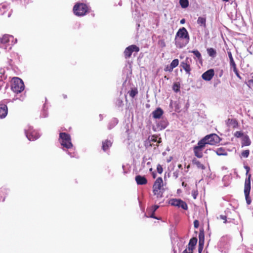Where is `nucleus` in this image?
Here are the masks:
<instances>
[{"label":"nucleus","instance_id":"f257e3e1","mask_svg":"<svg viewBox=\"0 0 253 253\" xmlns=\"http://www.w3.org/2000/svg\"><path fill=\"white\" fill-rule=\"evenodd\" d=\"M24 83L21 79L18 77L13 78L11 88L13 92L16 93H20L24 90Z\"/></svg>","mask_w":253,"mask_h":253},{"label":"nucleus","instance_id":"f03ea898","mask_svg":"<svg viewBox=\"0 0 253 253\" xmlns=\"http://www.w3.org/2000/svg\"><path fill=\"white\" fill-rule=\"evenodd\" d=\"M200 141L204 143L205 146L206 144L214 145L220 142V138L216 134L212 133L207 135Z\"/></svg>","mask_w":253,"mask_h":253},{"label":"nucleus","instance_id":"7ed1b4c3","mask_svg":"<svg viewBox=\"0 0 253 253\" xmlns=\"http://www.w3.org/2000/svg\"><path fill=\"white\" fill-rule=\"evenodd\" d=\"M163 187V181L161 177H158L155 181L153 186V192L157 198L163 197V192L162 190Z\"/></svg>","mask_w":253,"mask_h":253},{"label":"nucleus","instance_id":"20e7f679","mask_svg":"<svg viewBox=\"0 0 253 253\" xmlns=\"http://www.w3.org/2000/svg\"><path fill=\"white\" fill-rule=\"evenodd\" d=\"M59 140L60 141L61 145L63 147L70 149L73 147L70 134L65 132L60 133Z\"/></svg>","mask_w":253,"mask_h":253},{"label":"nucleus","instance_id":"39448f33","mask_svg":"<svg viewBox=\"0 0 253 253\" xmlns=\"http://www.w3.org/2000/svg\"><path fill=\"white\" fill-rule=\"evenodd\" d=\"M88 8L86 4L83 3H76L73 7V11L76 15L84 16L88 11Z\"/></svg>","mask_w":253,"mask_h":253},{"label":"nucleus","instance_id":"423d86ee","mask_svg":"<svg viewBox=\"0 0 253 253\" xmlns=\"http://www.w3.org/2000/svg\"><path fill=\"white\" fill-rule=\"evenodd\" d=\"M251 174L248 175V177L246 178L244 185V194L247 204L250 205L251 203L252 200L250 197V193L251 191Z\"/></svg>","mask_w":253,"mask_h":253},{"label":"nucleus","instance_id":"0eeeda50","mask_svg":"<svg viewBox=\"0 0 253 253\" xmlns=\"http://www.w3.org/2000/svg\"><path fill=\"white\" fill-rule=\"evenodd\" d=\"M25 134L30 141H34L40 137L39 132L31 126L29 127L28 129L25 130Z\"/></svg>","mask_w":253,"mask_h":253},{"label":"nucleus","instance_id":"6e6552de","mask_svg":"<svg viewBox=\"0 0 253 253\" xmlns=\"http://www.w3.org/2000/svg\"><path fill=\"white\" fill-rule=\"evenodd\" d=\"M205 147L204 143L200 140L197 145L193 147L194 155L198 158H202L203 157V150Z\"/></svg>","mask_w":253,"mask_h":253},{"label":"nucleus","instance_id":"1a4fd4ad","mask_svg":"<svg viewBox=\"0 0 253 253\" xmlns=\"http://www.w3.org/2000/svg\"><path fill=\"white\" fill-rule=\"evenodd\" d=\"M139 51V48L134 44H132L127 47L124 52V54L126 59L129 58L133 51L138 52Z\"/></svg>","mask_w":253,"mask_h":253},{"label":"nucleus","instance_id":"9d476101","mask_svg":"<svg viewBox=\"0 0 253 253\" xmlns=\"http://www.w3.org/2000/svg\"><path fill=\"white\" fill-rule=\"evenodd\" d=\"M192 62V59L189 57H186L185 59L181 63L180 66L185 70L186 73L190 75L191 70L190 64Z\"/></svg>","mask_w":253,"mask_h":253},{"label":"nucleus","instance_id":"9b49d317","mask_svg":"<svg viewBox=\"0 0 253 253\" xmlns=\"http://www.w3.org/2000/svg\"><path fill=\"white\" fill-rule=\"evenodd\" d=\"M175 37L179 38L190 40L189 36L187 30L183 27L178 30L176 33Z\"/></svg>","mask_w":253,"mask_h":253},{"label":"nucleus","instance_id":"f8f14e48","mask_svg":"<svg viewBox=\"0 0 253 253\" xmlns=\"http://www.w3.org/2000/svg\"><path fill=\"white\" fill-rule=\"evenodd\" d=\"M189 40L179 38L178 37L175 38V44L177 47L181 48L188 44Z\"/></svg>","mask_w":253,"mask_h":253},{"label":"nucleus","instance_id":"ddd939ff","mask_svg":"<svg viewBox=\"0 0 253 253\" xmlns=\"http://www.w3.org/2000/svg\"><path fill=\"white\" fill-rule=\"evenodd\" d=\"M214 75V70L211 69L204 72L202 75V78L205 81H210L212 79Z\"/></svg>","mask_w":253,"mask_h":253},{"label":"nucleus","instance_id":"4468645a","mask_svg":"<svg viewBox=\"0 0 253 253\" xmlns=\"http://www.w3.org/2000/svg\"><path fill=\"white\" fill-rule=\"evenodd\" d=\"M157 139H158V136L155 135H152L151 136H149L148 137V140L145 142V146L146 147H147L148 145L149 146H152V144L151 143V142H157V144H156V146L158 147L159 146V144L162 141H161V138H159L158 140H157Z\"/></svg>","mask_w":253,"mask_h":253},{"label":"nucleus","instance_id":"2eb2a0df","mask_svg":"<svg viewBox=\"0 0 253 253\" xmlns=\"http://www.w3.org/2000/svg\"><path fill=\"white\" fill-rule=\"evenodd\" d=\"M8 113V108L7 106L3 103H0V118H4Z\"/></svg>","mask_w":253,"mask_h":253},{"label":"nucleus","instance_id":"dca6fc26","mask_svg":"<svg viewBox=\"0 0 253 253\" xmlns=\"http://www.w3.org/2000/svg\"><path fill=\"white\" fill-rule=\"evenodd\" d=\"M135 180L138 185H145L147 183V180L146 177L140 175H136Z\"/></svg>","mask_w":253,"mask_h":253},{"label":"nucleus","instance_id":"f3484780","mask_svg":"<svg viewBox=\"0 0 253 253\" xmlns=\"http://www.w3.org/2000/svg\"><path fill=\"white\" fill-rule=\"evenodd\" d=\"M164 114L163 110L160 107L157 108L152 112L153 117L154 119H160Z\"/></svg>","mask_w":253,"mask_h":253},{"label":"nucleus","instance_id":"a211bd4d","mask_svg":"<svg viewBox=\"0 0 253 253\" xmlns=\"http://www.w3.org/2000/svg\"><path fill=\"white\" fill-rule=\"evenodd\" d=\"M10 39H13L12 35L4 34L0 38V42L2 44H7L10 42Z\"/></svg>","mask_w":253,"mask_h":253},{"label":"nucleus","instance_id":"6ab92c4d","mask_svg":"<svg viewBox=\"0 0 253 253\" xmlns=\"http://www.w3.org/2000/svg\"><path fill=\"white\" fill-rule=\"evenodd\" d=\"M251 144V141L248 135H246L243 136L242 140V147L248 146Z\"/></svg>","mask_w":253,"mask_h":253},{"label":"nucleus","instance_id":"aec40b11","mask_svg":"<svg viewBox=\"0 0 253 253\" xmlns=\"http://www.w3.org/2000/svg\"><path fill=\"white\" fill-rule=\"evenodd\" d=\"M214 152L218 156H227V152L225 148L223 147H219L217 148Z\"/></svg>","mask_w":253,"mask_h":253},{"label":"nucleus","instance_id":"412c9836","mask_svg":"<svg viewBox=\"0 0 253 253\" xmlns=\"http://www.w3.org/2000/svg\"><path fill=\"white\" fill-rule=\"evenodd\" d=\"M112 143L110 140H106L102 142V148L104 151H107L112 146Z\"/></svg>","mask_w":253,"mask_h":253},{"label":"nucleus","instance_id":"4be33fe9","mask_svg":"<svg viewBox=\"0 0 253 253\" xmlns=\"http://www.w3.org/2000/svg\"><path fill=\"white\" fill-rule=\"evenodd\" d=\"M192 164L195 165L198 169L204 170L206 169L205 166L201 163V162L197 160L196 158H194L192 161Z\"/></svg>","mask_w":253,"mask_h":253},{"label":"nucleus","instance_id":"5701e85b","mask_svg":"<svg viewBox=\"0 0 253 253\" xmlns=\"http://www.w3.org/2000/svg\"><path fill=\"white\" fill-rule=\"evenodd\" d=\"M197 23L204 28H206V18L205 17H199L197 20Z\"/></svg>","mask_w":253,"mask_h":253},{"label":"nucleus","instance_id":"b1692460","mask_svg":"<svg viewBox=\"0 0 253 253\" xmlns=\"http://www.w3.org/2000/svg\"><path fill=\"white\" fill-rule=\"evenodd\" d=\"M181 199H171L170 200L169 203L173 206L178 207L179 203H180Z\"/></svg>","mask_w":253,"mask_h":253},{"label":"nucleus","instance_id":"393cba45","mask_svg":"<svg viewBox=\"0 0 253 253\" xmlns=\"http://www.w3.org/2000/svg\"><path fill=\"white\" fill-rule=\"evenodd\" d=\"M207 52L209 55L212 57H215L216 55V50L213 48H209L207 49Z\"/></svg>","mask_w":253,"mask_h":253},{"label":"nucleus","instance_id":"a878e982","mask_svg":"<svg viewBox=\"0 0 253 253\" xmlns=\"http://www.w3.org/2000/svg\"><path fill=\"white\" fill-rule=\"evenodd\" d=\"M197 242V239L196 238H192L190 240L188 245L190 247H191L193 249H194L195 246H196Z\"/></svg>","mask_w":253,"mask_h":253},{"label":"nucleus","instance_id":"bb28decb","mask_svg":"<svg viewBox=\"0 0 253 253\" xmlns=\"http://www.w3.org/2000/svg\"><path fill=\"white\" fill-rule=\"evenodd\" d=\"M179 3L182 8H187L189 5L188 0H179Z\"/></svg>","mask_w":253,"mask_h":253},{"label":"nucleus","instance_id":"cd10ccee","mask_svg":"<svg viewBox=\"0 0 253 253\" xmlns=\"http://www.w3.org/2000/svg\"><path fill=\"white\" fill-rule=\"evenodd\" d=\"M129 95L132 98H134L135 96L138 93V90L136 88H132L128 91Z\"/></svg>","mask_w":253,"mask_h":253},{"label":"nucleus","instance_id":"c85d7f7f","mask_svg":"<svg viewBox=\"0 0 253 253\" xmlns=\"http://www.w3.org/2000/svg\"><path fill=\"white\" fill-rule=\"evenodd\" d=\"M228 122L230 125L233 126L234 128L237 127L238 126V121L234 119H228Z\"/></svg>","mask_w":253,"mask_h":253},{"label":"nucleus","instance_id":"c756f323","mask_svg":"<svg viewBox=\"0 0 253 253\" xmlns=\"http://www.w3.org/2000/svg\"><path fill=\"white\" fill-rule=\"evenodd\" d=\"M199 243H204L205 236L203 231H200L199 234Z\"/></svg>","mask_w":253,"mask_h":253},{"label":"nucleus","instance_id":"7c9ffc66","mask_svg":"<svg viewBox=\"0 0 253 253\" xmlns=\"http://www.w3.org/2000/svg\"><path fill=\"white\" fill-rule=\"evenodd\" d=\"M178 208H181L182 209L187 210L188 209V206L186 202L182 201V200L180 201V203H179Z\"/></svg>","mask_w":253,"mask_h":253},{"label":"nucleus","instance_id":"2f4dec72","mask_svg":"<svg viewBox=\"0 0 253 253\" xmlns=\"http://www.w3.org/2000/svg\"><path fill=\"white\" fill-rule=\"evenodd\" d=\"M179 64V60L178 59H175L172 61L171 62L170 66L172 68H174L176 67Z\"/></svg>","mask_w":253,"mask_h":253},{"label":"nucleus","instance_id":"473e14b6","mask_svg":"<svg viewBox=\"0 0 253 253\" xmlns=\"http://www.w3.org/2000/svg\"><path fill=\"white\" fill-rule=\"evenodd\" d=\"M230 65L231 68L233 69L234 72H236V71H238L236 64L234 61L230 62Z\"/></svg>","mask_w":253,"mask_h":253},{"label":"nucleus","instance_id":"72a5a7b5","mask_svg":"<svg viewBox=\"0 0 253 253\" xmlns=\"http://www.w3.org/2000/svg\"><path fill=\"white\" fill-rule=\"evenodd\" d=\"M191 52L193 53L198 59H201L202 58L201 54L198 50H193Z\"/></svg>","mask_w":253,"mask_h":253},{"label":"nucleus","instance_id":"f704fd0d","mask_svg":"<svg viewBox=\"0 0 253 253\" xmlns=\"http://www.w3.org/2000/svg\"><path fill=\"white\" fill-rule=\"evenodd\" d=\"M250 154L249 150H246L241 153V156L244 158H248Z\"/></svg>","mask_w":253,"mask_h":253},{"label":"nucleus","instance_id":"c9c22d12","mask_svg":"<svg viewBox=\"0 0 253 253\" xmlns=\"http://www.w3.org/2000/svg\"><path fill=\"white\" fill-rule=\"evenodd\" d=\"M193 250L194 249L193 248L188 245V247L183 251V253H193Z\"/></svg>","mask_w":253,"mask_h":253},{"label":"nucleus","instance_id":"e433bc0d","mask_svg":"<svg viewBox=\"0 0 253 253\" xmlns=\"http://www.w3.org/2000/svg\"><path fill=\"white\" fill-rule=\"evenodd\" d=\"M179 88H180L179 85H178L176 83L174 84L172 86L173 90L176 92H178V91H179Z\"/></svg>","mask_w":253,"mask_h":253},{"label":"nucleus","instance_id":"4c0bfd02","mask_svg":"<svg viewBox=\"0 0 253 253\" xmlns=\"http://www.w3.org/2000/svg\"><path fill=\"white\" fill-rule=\"evenodd\" d=\"M234 136L237 138H239L243 136V133L241 131H237L235 132Z\"/></svg>","mask_w":253,"mask_h":253},{"label":"nucleus","instance_id":"58836bf2","mask_svg":"<svg viewBox=\"0 0 253 253\" xmlns=\"http://www.w3.org/2000/svg\"><path fill=\"white\" fill-rule=\"evenodd\" d=\"M157 170L158 172L160 174H161L163 172V169L161 165L159 164L157 165Z\"/></svg>","mask_w":253,"mask_h":253},{"label":"nucleus","instance_id":"ea45409f","mask_svg":"<svg viewBox=\"0 0 253 253\" xmlns=\"http://www.w3.org/2000/svg\"><path fill=\"white\" fill-rule=\"evenodd\" d=\"M204 243H199L198 252L199 253H201L204 247Z\"/></svg>","mask_w":253,"mask_h":253},{"label":"nucleus","instance_id":"a19ab883","mask_svg":"<svg viewBox=\"0 0 253 253\" xmlns=\"http://www.w3.org/2000/svg\"><path fill=\"white\" fill-rule=\"evenodd\" d=\"M192 195L193 198L194 199H196L198 195L197 190H193L192 192Z\"/></svg>","mask_w":253,"mask_h":253},{"label":"nucleus","instance_id":"79ce46f5","mask_svg":"<svg viewBox=\"0 0 253 253\" xmlns=\"http://www.w3.org/2000/svg\"><path fill=\"white\" fill-rule=\"evenodd\" d=\"M173 69V68H172L170 65H168L166 67L164 70L165 71L171 72L172 71Z\"/></svg>","mask_w":253,"mask_h":253},{"label":"nucleus","instance_id":"37998d69","mask_svg":"<svg viewBox=\"0 0 253 253\" xmlns=\"http://www.w3.org/2000/svg\"><path fill=\"white\" fill-rule=\"evenodd\" d=\"M172 176L175 179H176L179 176V171L176 170L174 171L172 173Z\"/></svg>","mask_w":253,"mask_h":253},{"label":"nucleus","instance_id":"c03bdc74","mask_svg":"<svg viewBox=\"0 0 253 253\" xmlns=\"http://www.w3.org/2000/svg\"><path fill=\"white\" fill-rule=\"evenodd\" d=\"M194 226L195 228H198L199 226V222L198 220L194 221Z\"/></svg>","mask_w":253,"mask_h":253},{"label":"nucleus","instance_id":"a18cd8bd","mask_svg":"<svg viewBox=\"0 0 253 253\" xmlns=\"http://www.w3.org/2000/svg\"><path fill=\"white\" fill-rule=\"evenodd\" d=\"M228 55L230 59V62L234 61V59L232 55V53L230 51H228Z\"/></svg>","mask_w":253,"mask_h":253},{"label":"nucleus","instance_id":"49530a36","mask_svg":"<svg viewBox=\"0 0 253 253\" xmlns=\"http://www.w3.org/2000/svg\"><path fill=\"white\" fill-rule=\"evenodd\" d=\"M220 217L221 219H222L224 220V223H226V222L227 220H226V216L225 215H221L220 216Z\"/></svg>","mask_w":253,"mask_h":253},{"label":"nucleus","instance_id":"de8ad7c7","mask_svg":"<svg viewBox=\"0 0 253 253\" xmlns=\"http://www.w3.org/2000/svg\"><path fill=\"white\" fill-rule=\"evenodd\" d=\"M235 74H236V76L240 80L242 79V77H241V76L240 75L239 73V72H238V70L236 71V72H234Z\"/></svg>","mask_w":253,"mask_h":253},{"label":"nucleus","instance_id":"09e8293b","mask_svg":"<svg viewBox=\"0 0 253 253\" xmlns=\"http://www.w3.org/2000/svg\"><path fill=\"white\" fill-rule=\"evenodd\" d=\"M159 208V206L157 205H155L153 206V212H155Z\"/></svg>","mask_w":253,"mask_h":253},{"label":"nucleus","instance_id":"8fccbe9b","mask_svg":"<svg viewBox=\"0 0 253 253\" xmlns=\"http://www.w3.org/2000/svg\"><path fill=\"white\" fill-rule=\"evenodd\" d=\"M245 168H246V169L247 170L246 174L248 175V173H249V172L250 171V169L249 167H248V166H246L245 167Z\"/></svg>","mask_w":253,"mask_h":253},{"label":"nucleus","instance_id":"3c124183","mask_svg":"<svg viewBox=\"0 0 253 253\" xmlns=\"http://www.w3.org/2000/svg\"><path fill=\"white\" fill-rule=\"evenodd\" d=\"M249 84L253 85V80H250L248 81Z\"/></svg>","mask_w":253,"mask_h":253},{"label":"nucleus","instance_id":"603ef678","mask_svg":"<svg viewBox=\"0 0 253 253\" xmlns=\"http://www.w3.org/2000/svg\"><path fill=\"white\" fill-rule=\"evenodd\" d=\"M185 19H181V20H180V23H181V24H183L185 23Z\"/></svg>","mask_w":253,"mask_h":253},{"label":"nucleus","instance_id":"864d4df0","mask_svg":"<svg viewBox=\"0 0 253 253\" xmlns=\"http://www.w3.org/2000/svg\"><path fill=\"white\" fill-rule=\"evenodd\" d=\"M150 217H152V218H155V219H158L157 217H156L155 216H154V213H153L151 215H150Z\"/></svg>","mask_w":253,"mask_h":253},{"label":"nucleus","instance_id":"5fc2aeb1","mask_svg":"<svg viewBox=\"0 0 253 253\" xmlns=\"http://www.w3.org/2000/svg\"><path fill=\"white\" fill-rule=\"evenodd\" d=\"M182 185L183 186H184V187H186V185H187V184H186V183H185L184 182H182Z\"/></svg>","mask_w":253,"mask_h":253},{"label":"nucleus","instance_id":"6e6d98bb","mask_svg":"<svg viewBox=\"0 0 253 253\" xmlns=\"http://www.w3.org/2000/svg\"><path fill=\"white\" fill-rule=\"evenodd\" d=\"M178 168L179 169H182V165H181V164H179V165H178Z\"/></svg>","mask_w":253,"mask_h":253},{"label":"nucleus","instance_id":"4d7b16f0","mask_svg":"<svg viewBox=\"0 0 253 253\" xmlns=\"http://www.w3.org/2000/svg\"><path fill=\"white\" fill-rule=\"evenodd\" d=\"M162 42H163L162 45H163V46H165V42L164 41H162Z\"/></svg>","mask_w":253,"mask_h":253},{"label":"nucleus","instance_id":"13d9d810","mask_svg":"<svg viewBox=\"0 0 253 253\" xmlns=\"http://www.w3.org/2000/svg\"><path fill=\"white\" fill-rule=\"evenodd\" d=\"M162 42H163L162 45H163V46H165V42L164 41H162Z\"/></svg>","mask_w":253,"mask_h":253},{"label":"nucleus","instance_id":"bf43d9fd","mask_svg":"<svg viewBox=\"0 0 253 253\" xmlns=\"http://www.w3.org/2000/svg\"><path fill=\"white\" fill-rule=\"evenodd\" d=\"M190 165H188L187 166V169H189V168H190Z\"/></svg>","mask_w":253,"mask_h":253},{"label":"nucleus","instance_id":"052dcab7","mask_svg":"<svg viewBox=\"0 0 253 253\" xmlns=\"http://www.w3.org/2000/svg\"><path fill=\"white\" fill-rule=\"evenodd\" d=\"M222 0L224 1H226V2L229 1V0Z\"/></svg>","mask_w":253,"mask_h":253},{"label":"nucleus","instance_id":"680f3d73","mask_svg":"<svg viewBox=\"0 0 253 253\" xmlns=\"http://www.w3.org/2000/svg\"><path fill=\"white\" fill-rule=\"evenodd\" d=\"M64 98H67V95H64Z\"/></svg>","mask_w":253,"mask_h":253},{"label":"nucleus","instance_id":"e2e57ef3","mask_svg":"<svg viewBox=\"0 0 253 253\" xmlns=\"http://www.w3.org/2000/svg\"><path fill=\"white\" fill-rule=\"evenodd\" d=\"M153 177H154V178H155V175H154V174L153 175Z\"/></svg>","mask_w":253,"mask_h":253},{"label":"nucleus","instance_id":"0e129e2a","mask_svg":"<svg viewBox=\"0 0 253 253\" xmlns=\"http://www.w3.org/2000/svg\"><path fill=\"white\" fill-rule=\"evenodd\" d=\"M207 253H208V252H207Z\"/></svg>","mask_w":253,"mask_h":253}]
</instances>
